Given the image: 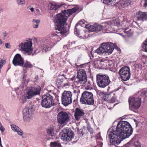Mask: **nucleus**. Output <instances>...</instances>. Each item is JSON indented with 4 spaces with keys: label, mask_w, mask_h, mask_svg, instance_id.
I'll list each match as a JSON object with an SVG mask.
<instances>
[{
    "label": "nucleus",
    "mask_w": 147,
    "mask_h": 147,
    "mask_svg": "<svg viewBox=\"0 0 147 147\" xmlns=\"http://www.w3.org/2000/svg\"><path fill=\"white\" fill-rule=\"evenodd\" d=\"M10 126L12 130L13 131L17 132L18 135L20 136H22L23 134V132L16 125L11 124Z\"/></svg>",
    "instance_id": "nucleus-21"
},
{
    "label": "nucleus",
    "mask_w": 147,
    "mask_h": 147,
    "mask_svg": "<svg viewBox=\"0 0 147 147\" xmlns=\"http://www.w3.org/2000/svg\"><path fill=\"white\" fill-rule=\"evenodd\" d=\"M0 146H1V147H3V146H2V144H0Z\"/></svg>",
    "instance_id": "nucleus-55"
},
{
    "label": "nucleus",
    "mask_w": 147,
    "mask_h": 147,
    "mask_svg": "<svg viewBox=\"0 0 147 147\" xmlns=\"http://www.w3.org/2000/svg\"><path fill=\"white\" fill-rule=\"evenodd\" d=\"M77 81H76L75 85L79 86H82L87 82V76L85 71L83 69H80L78 71L76 77Z\"/></svg>",
    "instance_id": "nucleus-7"
},
{
    "label": "nucleus",
    "mask_w": 147,
    "mask_h": 147,
    "mask_svg": "<svg viewBox=\"0 0 147 147\" xmlns=\"http://www.w3.org/2000/svg\"><path fill=\"white\" fill-rule=\"evenodd\" d=\"M85 27L86 28H88V32H89L100 31L103 29L102 26L98 24H95L93 26L87 25Z\"/></svg>",
    "instance_id": "nucleus-18"
},
{
    "label": "nucleus",
    "mask_w": 147,
    "mask_h": 147,
    "mask_svg": "<svg viewBox=\"0 0 147 147\" xmlns=\"http://www.w3.org/2000/svg\"><path fill=\"white\" fill-rule=\"evenodd\" d=\"M141 4L144 7H146L147 6V0H142Z\"/></svg>",
    "instance_id": "nucleus-35"
},
{
    "label": "nucleus",
    "mask_w": 147,
    "mask_h": 147,
    "mask_svg": "<svg viewBox=\"0 0 147 147\" xmlns=\"http://www.w3.org/2000/svg\"><path fill=\"white\" fill-rule=\"evenodd\" d=\"M133 129L130 124L127 121H122L117 124L115 131L108 132L107 134L109 138H128L132 134Z\"/></svg>",
    "instance_id": "nucleus-2"
},
{
    "label": "nucleus",
    "mask_w": 147,
    "mask_h": 147,
    "mask_svg": "<svg viewBox=\"0 0 147 147\" xmlns=\"http://www.w3.org/2000/svg\"><path fill=\"white\" fill-rule=\"evenodd\" d=\"M140 144V143L138 141H137L136 142H135V143L134 144V146L135 147L136 146H137L139 145Z\"/></svg>",
    "instance_id": "nucleus-43"
},
{
    "label": "nucleus",
    "mask_w": 147,
    "mask_h": 147,
    "mask_svg": "<svg viewBox=\"0 0 147 147\" xmlns=\"http://www.w3.org/2000/svg\"><path fill=\"white\" fill-rule=\"evenodd\" d=\"M47 134L51 137H55L56 135V133L53 127H48L47 129Z\"/></svg>",
    "instance_id": "nucleus-24"
},
{
    "label": "nucleus",
    "mask_w": 147,
    "mask_h": 147,
    "mask_svg": "<svg viewBox=\"0 0 147 147\" xmlns=\"http://www.w3.org/2000/svg\"><path fill=\"white\" fill-rule=\"evenodd\" d=\"M40 87H38L37 88L32 87L28 89L26 94L27 99H30L34 96L39 94H40Z\"/></svg>",
    "instance_id": "nucleus-13"
},
{
    "label": "nucleus",
    "mask_w": 147,
    "mask_h": 147,
    "mask_svg": "<svg viewBox=\"0 0 147 147\" xmlns=\"http://www.w3.org/2000/svg\"><path fill=\"white\" fill-rule=\"evenodd\" d=\"M121 78L124 81L128 80L130 77L129 68L127 67L121 68L119 72Z\"/></svg>",
    "instance_id": "nucleus-12"
},
{
    "label": "nucleus",
    "mask_w": 147,
    "mask_h": 147,
    "mask_svg": "<svg viewBox=\"0 0 147 147\" xmlns=\"http://www.w3.org/2000/svg\"><path fill=\"white\" fill-rule=\"evenodd\" d=\"M32 39L29 38L25 40L19 44L18 47L20 50L25 52L28 55H30L32 53Z\"/></svg>",
    "instance_id": "nucleus-5"
},
{
    "label": "nucleus",
    "mask_w": 147,
    "mask_h": 147,
    "mask_svg": "<svg viewBox=\"0 0 147 147\" xmlns=\"http://www.w3.org/2000/svg\"><path fill=\"white\" fill-rule=\"evenodd\" d=\"M96 82L99 87L104 88L108 86L111 81L107 75L98 74L96 76Z\"/></svg>",
    "instance_id": "nucleus-6"
},
{
    "label": "nucleus",
    "mask_w": 147,
    "mask_h": 147,
    "mask_svg": "<svg viewBox=\"0 0 147 147\" xmlns=\"http://www.w3.org/2000/svg\"><path fill=\"white\" fill-rule=\"evenodd\" d=\"M104 60H105V59H101L100 60V62H103V61H104Z\"/></svg>",
    "instance_id": "nucleus-50"
},
{
    "label": "nucleus",
    "mask_w": 147,
    "mask_h": 147,
    "mask_svg": "<svg viewBox=\"0 0 147 147\" xmlns=\"http://www.w3.org/2000/svg\"><path fill=\"white\" fill-rule=\"evenodd\" d=\"M17 3L19 5H21L25 3V1L24 0H17Z\"/></svg>",
    "instance_id": "nucleus-37"
},
{
    "label": "nucleus",
    "mask_w": 147,
    "mask_h": 147,
    "mask_svg": "<svg viewBox=\"0 0 147 147\" xmlns=\"http://www.w3.org/2000/svg\"><path fill=\"white\" fill-rule=\"evenodd\" d=\"M120 21L119 20L117 19L113 21H108L104 23V26L107 31H110L111 28L113 26H118L120 25Z\"/></svg>",
    "instance_id": "nucleus-17"
},
{
    "label": "nucleus",
    "mask_w": 147,
    "mask_h": 147,
    "mask_svg": "<svg viewBox=\"0 0 147 147\" xmlns=\"http://www.w3.org/2000/svg\"><path fill=\"white\" fill-rule=\"evenodd\" d=\"M74 134L71 130L67 128L64 129L59 134L60 138H74Z\"/></svg>",
    "instance_id": "nucleus-16"
},
{
    "label": "nucleus",
    "mask_w": 147,
    "mask_h": 147,
    "mask_svg": "<svg viewBox=\"0 0 147 147\" xmlns=\"http://www.w3.org/2000/svg\"><path fill=\"white\" fill-rule=\"evenodd\" d=\"M80 101L83 103L92 105L94 103L93 94L91 92L85 91L83 92L80 99Z\"/></svg>",
    "instance_id": "nucleus-8"
},
{
    "label": "nucleus",
    "mask_w": 147,
    "mask_h": 147,
    "mask_svg": "<svg viewBox=\"0 0 147 147\" xmlns=\"http://www.w3.org/2000/svg\"><path fill=\"white\" fill-rule=\"evenodd\" d=\"M62 76H64L65 75L64 74H63L62 75Z\"/></svg>",
    "instance_id": "nucleus-56"
},
{
    "label": "nucleus",
    "mask_w": 147,
    "mask_h": 147,
    "mask_svg": "<svg viewBox=\"0 0 147 147\" xmlns=\"http://www.w3.org/2000/svg\"><path fill=\"white\" fill-rule=\"evenodd\" d=\"M1 144V138H0V145Z\"/></svg>",
    "instance_id": "nucleus-54"
},
{
    "label": "nucleus",
    "mask_w": 147,
    "mask_h": 147,
    "mask_svg": "<svg viewBox=\"0 0 147 147\" xmlns=\"http://www.w3.org/2000/svg\"><path fill=\"white\" fill-rule=\"evenodd\" d=\"M29 9L32 12H33L34 11V9L33 7H30L29 8Z\"/></svg>",
    "instance_id": "nucleus-44"
},
{
    "label": "nucleus",
    "mask_w": 147,
    "mask_h": 147,
    "mask_svg": "<svg viewBox=\"0 0 147 147\" xmlns=\"http://www.w3.org/2000/svg\"><path fill=\"white\" fill-rule=\"evenodd\" d=\"M127 29H126L124 31V32L125 33H126L127 34H129L130 33V31H127Z\"/></svg>",
    "instance_id": "nucleus-46"
},
{
    "label": "nucleus",
    "mask_w": 147,
    "mask_h": 147,
    "mask_svg": "<svg viewBox=\"0 0 147 147\" xmlns=\"http://www.w3.org/2000/svg\"><path fill=\"white\" fill-rule=\"evenodd\" d=\"M74 93H76L77 91L76 90H74L73 91Z\"/></svg>",
    "instance_id": "nucleus-52"
},
{
    "label": "nucleus",
    "mask_w": 147,
    "mask_h": 147,
    "mask_svg": "<svg viewBox=\"0 0 147 147\" xmlns=\"http://www.w3.org/2000/svg\"><path fill=\"white\" fill-rule=\"evenodd\" d=\"M63 79H58L57 80V83L59 85H61L63 83Z\"/></svg>",
    "instance_id": "nucleus-38"
},
{
    "label": "nucleus",
    "mask_w": 147,
    "mask_h": 147,
    "mask_svg": "<svg viewBox=\"0 0 147 147\" xmlns=\"http://www.w3.org/2000/svg\"><path fill=\"white\" fill-rule=\"evenodd\" d=\"M48 88H49V87H48L47 88V89H48Z\"/></svg>",
    "instance_id": "nucleus-57"
},
{
    "label": "nucleus",
    "mask_w": 147,
    "mask_h": 147,
    "mask_svg": "<svg viewBox=\"0 0 147 147\" xmlns=\"http://www.w3.org/2000/svg\"><path fill=\"white\" fill-rule=\"evenodd\" d=\"M132 0H119V5L122 7H127L131 2Z\"/></svg>",
    "instance_id": "nucleus-22"
},
{
    "label": "nucleus",
    "mask_w": 147,
    "mask_h": 147,
    "mask_svg": "<svg viewBox=\"0 0 147 147\" xmlns=\"http://www.w3.org/2000/svg\"><path fill=\"white\" fill-rule=\"evenodd\" d=\"M50 147H62L60 143L58 141L51 142L50 144Z\"/></svg>",
    "instance_id": "nucleus-28"
},
{
    "label": "nucleus",
    "mask_w": 147,
    "mask_h": 147,
    "mask_svg": "<svg viewBox=\"0 0 147 147\" xmlns=\"http://www.w3.org/2000/svg\"><path fill=\"white\" fill-rule=\"evenodd\" d=\"M42 99L41 105L43 107L49 108L55 105L53 97L49 94L43 95Z\"/></svg>",
    "instance_id": "nucleus-9"
},
{
    "label": "nucleus",
    "mask_w": 147,
    "mask_h": 147,
    "mask_svg": "<svg viewBox=\"0 0 147 147\" xmlns=\"http://www.w3.org/2000/svg\"><path fill=\"white\" fill-rule=\"evenodd\" d=\"M136 147H141V144H140V145H138V146H137Z\"/></svg>",
    "instance_id": "nucleus-53"
},
{
    "label": "nucleus",
    "mask_w": 147,
    "mask_h": 147,
    "mask_svg": "<svg viewBox=\"0 0 147 147\" xmlns=\"http://www.w3.org/2000/svg\"><path fill=\"white\" fill-rule=\"evenodd\" d=\"M115 0H104L103 3L107 5H111L114 4Z\"/></svg>",
    "instance_id": "nucleus-31"
},
{
    "label": "nucleus",
    "mask_w": 147,
    "mask_h": 147,
    "mask_svg": "<svg viewBox=\"0 0 147 147\" xmlns=\"http://www.w3.org/2000/svg\"><path fill=\"white\" fill-rule=\"evenodd\" d=\"M142 48L143 51L147 52V40L143 43Z\"/></svg>",
    "instance_id": "nucleus-34"
},
{
    "label": "nucleus",
    "mask_w": 147,
    "mask_h": 147,
    "mask_svg": "<svg viewBox=\"0 0 147 147\" xmlns=\"http://www.w3.org/2000/svg\"><path fill=\"white\" fill-rule=\"evenodd\" d=\"M140 92V96L139 97L135 96L134 97H130L129 98V107L132 111L137 110L139 108L141 105V97L144 98L146 96V94L147 92L146 91L144 90Z\"/></svg>",
    "instance_id": "nucleus-3"
},
{
    "label": "nucleus",
    "mask_w": 147,
    "mask_h": 147,
    "mask_svg": "<svg viewBox=\"0 0 147 147\" xmlns=\"http://www.w3.org/2000/svg\"><path fill=\"white\" fill-rule=\"evenodd\" d=\"M5 46L7 49H10L11 48V46L9 43H6L5 44Z\"/></svg>",
    "instance_id": "nucleus-41"
},
{
    "label": "nucleus",
    "mask_w": 147,
    "mask_h": 147,
    "mask_svg": "<svg viewBox=\"0 0 147 147\" xmlns=\"http://www.w3.org/2000/svg\"><path fill=\"white\" fill-rule=\"evenodd\" d=\"M3 42L0 39V45H1L2 44Z\"/></svg>",
    "instance_id": "nucleus-51"
},
{
    "label": "nucleus",
    "mask_w": 147,
    "mask_h": 147,
    "mask_svg": "<svg viewBox=\"0 0 147 147\" xmlns=\"http://www.w3.org/2000/svg\"><path fill=\"white\" fill-rule=\"evenodd\" d=\"M53 46L49 44H46L43 47L42 52L46 53L47 51H50Z\"/></svg>",
    "instance_id": "nucleus-27"
},
{
    "label": "nucleus",
    "mask_w": 147,
    "mask_h": 147,
    "mask_svg": "<svg viewBox=\"0 0 147 147\" xmlns=\"http://www.w3.org/2000/svg\"><path fill=\"white\" fill-rule=\"evenodd\" d=\"M78 8L74 7L66 10L59 14L56 15L55 18V27L56 32L58 36H64L66 35L67 30L65 26L67 25L66 21L67 18L75 12Z\"/></svg>",
    "instance_id": "nucleus-1"
},
{
    "label": "nucleus",
    "mask_w": 147,
    "mask_h": 147,
    "mask_svg": "<svg viewBox=\"0 0 147 147\" xmlns=\"http://www.w3.org/2000/svg\"><path fill=\"white\" fill-rule=\"evenodd\" d=\"M35 13L37 15H40L41 14V12L38 9H36L35 10Z\"/></svg>",
    "instance_id": "nucleus-39"
},
{
    "label": "nucleus",
    "mask_w": 147,
    "mask_h": 147,
    "mask_svg": "<svg viewBox=\"0 0 147 147\" xmlns=\"http://www.w3.org/2000/svg\"><path fill=\"white\" fill-rule=\"evenodd\" d=\"M110 93H111V96H109L110 97V96H112V97L110 100V102L111 103H114L115 102L116 100V97L115 96L114 94L112 92H110Z\"/></svg>",
    "instance_id": "nucleus-32"
},
{
    "label": "nucleus",
    "mask_w": 147,
    "mask_h": 147,
    "mask_svg": "<svg viewBox=\"0 0 147 147\" xmlns=\"http://www.w3.org/2000/svg\"><path fill=\"white\" fill-rule=\"evenodd\" d=\"M62 5H59L55 3H50L49 5V8L50 10H56L58 8L61 7Z\"/></svg>",
    "instance_id": "nucleus-25"
},
{
    "label": "nucleus",
    "mask_w": 147,
    "mask_h": 147,
    "mask_svg": "<svg viewBox=\"0 0 147 147\" xmlns=\"http://www.w3.org/2000/svg\"><path fill=\"white\" fill-rule=\"evenodd\" d=\"M101 145L100 146H97L96 147H102V143H101Z\"/></svg>",
    "instance_id": "nucleus-49"
},
{
    "label": "nucleus",
    "mask_w": 147,
    "mask_h": 147,
    "mask_svg": "<svg viewBox=\"0 0 147 147\" xmlns=\"http://www.w3.org/2000/svg\"><path fill=\"white\" fill-rule=\"evenodd\" d=\"M136 17L138 20L143 22L147 20V14L139 11L136 13Z\"/></svg>",
    "instance_id": "nucleus-20"
},
{
    "label": "nucleus",
    "mask_w": 147,
    "mask_h": 147,
    "mask_svg": "<svg viewBox=\"0 0 147 147\" xmlns=\"http://www.w3.org/2000/svg\"><path fill=\"white\" fill-rule=\"evenodd\" d=\"M69 117L68 113L65 112L61 111L58 114L57 121L60 124H66L69 121Z\"/></svg>",
    "instance_id": "nucleus-11"
},
{
    "label": "nucleus",
    "mask_w": 147,
    "mask_h": 147,
    "mask_svg": "<svg viewBox=\"0 0 147 147\" xmlns=\"http://www.w3.org/2000/svg\"><path fill=\"white\" fill-rule=\"evenodd\" d=\"M84 115L85 113L83 110L78 108L76 109L74 116L76 120L78 121L83 118Z\"/></svg>",
    "instance_id": "nucleus-19"
},
{
    "label": "nucleus",
    "mask_w": 147,
    "mask_h": 147,
    "mask_svg": "<svg viewBox=\"0 0 147 147\" xmlns=\"http://www.w3.org/2000/svg\"><path fill=\"white\" fill-rule=\"evenodd\" d=\"M40 22V20H33L32 21L33 27L35 28H37L38 27Z\"/></svg>",
    "instance_id": "nucleus-29"
},
{
    "label": "nucleus",
    "mask_w": 147,
    "mask_h": 147,
    "mask_svg": "<svg viewBox=\"0 0 147 147\" xmlns=\"http://www.w3.org/2000/svg\"><path fill=\"white\" fill-rule=\"evenodd\" d=\"M111 93L110 92L106 94L103 92H100L99 93V95L104 100H107L108 98H109V96H111Z\"/></svg>",
    "instance_id": "nucleus-26"
},
{
    "label": "nucleus",
    "mask_w": 147,
    "mask_h": 147,
    "mask_svg": "<svg viewBox=\"0 0 147 147\" xmlns=\"http://www.w3.org/2000/svg\"><path fill=\"white\" fill-rule=\"evenodd\" d=\"M71 138H61V140L63 141L62 142L64 144H67V142L70 141Z\"/></svg>",
    "instance_id": "nucleus-36"
},
{
    "label": "nucleus",
    "mask_w": 147,
    "mask_h": 147,
    "mask_svg": "<svg viewBox=\"0 0 147 147\" xmlns=\"http://www.w3.org/2000/svg\"><path fill=\"white\" fill-rule=\"evenodd\" d=\"M12 63L15 66H23L24 64L23 59L20 54L17 53L13 57Z\"/></svg>",
    "instance_id": "nucleus-15"
},
{
    "label": "nucleus",
    "mask_w": 147,
    "mask_h": 147,
    "mask_svg": "<svg viewBox=\"0 0 147 147\" xmlns=\"http://www.w3.org/2000/svg\"><path fill=\"white\" fill-rule=\"evenodd\" d=\"M22 66L27 68L32 67L33 66L30 62L26 61L24 63V62L23 65Z\"/></svg>",
    "instance_id": "nucleus-30"
},
{
    "label": "nucleus",
    "mask_w": 147,
    "mask_h": 147,
    "mask_svg": "<svg viewBox=\"0 0 147 147\" xmlns=\"http://www.w3.org/2000/svg\"><path fill=\"white\" fill-rule=\"evenodd\" d=\"M82 24H84V22L82 21H80L77 24V25H78L79 24H82Z\"/></svg>",
    "instance_id": "nucleus-45"
},
{
    "label": "nucleus",
    "mask_w": 147,
    "mask_h": 147,
    "mask_svg": "<svg viewBox=\"0 0 147 147\" xmlns=\"http://www.w3.org/2000/svg\"><path fill=\"white\" fill-rule=\"evenodd\" d=\"M72 94L70 91H65L63 92L62 94V103L64 106H67L71 103Z\"/></svg>",
    "instance_id": "nucleus-10"
},
{
    "label": "nucleus",
    "mask_w": 147,
    "mask_h": 147,
    "mask_svg": "<svg viewBox=\"0 0 147 147\" xmlns=\"http://www.w3.org/2000/svg\"><path fill=\"white\" fill-rule=\"evenodd\" d=\"M0 124L1 125V126L0 127V130L2 132H3V131H4L5 130V128L3 127L1 123H0Z\"/></svg>",
    "instance_id": "nucleus-42"
},
{
    "label": "nucleus",
    "mask_w": 147,
    "mask_h": 147,
    "mask_svg": "<svg viewBox=\"0 0 147 147\" xmlns=\"http://www.w3.org/2000/svg\"><path fill=\"white\" fill-rule=\"evenodd\" d=\"M114 49L113 44L109 42H104L101 44L100 47L96 50V52L99 54L104 53L110 55L112 53Z\"/></svg>",
    "instance_id": "nucleus-4"
},
{
    "label": "nucleus",
    "mask_w": 147,
    "mask_h": 147,
    "mask_svg": "<svg viewBox=\"0 0 147 147\" xmlns=\"http://www.w3.org/2000/svg\"><path fill=\"white\" fill-rule=\"evenodd\" d=\"M23 114L24 121L29 122L32 117V109L29 107L25 108L23 111Z\"/></svg>",
    "instance_id": "nucleus-14"
},
{
    "label": "nucleus",
    "mask_w": 147,
    "mask_h": 147,
    "mask_svg": "<svg viewBox=\"0 0 147 147\" xmlns=\"http://www.w3.org/2000/svg\"><path fill=\"white\" fill-rule=\"evenodd\" d=\"M75 77L74 76V77H72V78H71L69 79L68 80H69V81L71 80V81H72L73 82H74V84L75 85V84L76 83L75 82H76V81L75 80Z\"/></svg>",
    "instance_id": "nucleus-40"
},
{
    "label": "nucleus",
    "mask_w": 147,
    "mask_h": 147,
    "mask_svg": "<svg viewBox=\"0 0 147 147\" xmlns=\"http://www.w3.org/2000/svg\"><path fill=\"white\" fill-rule=\"evenodd\" d=\"M21 87H17L15 89V90H18L19 89H20L21 88Z\"/></svg>",
    "instance_id": "nucleus-48"
},
{
    "label": "nucleus",
    "mask_w": 147,
    "mask_h": 147,
    "mask_svg": "<svg viewBox=\"0 0 147 147\" xmlns=\"http://www.w3.org/2000/svg\"><path fill=\"white\" fill-rule=\"evenodd\" d=\"M125 138H110V142L111 145H115L120 143Z\"/></svg>",
    "instance_id": "nucleus-23"
},
{
    "label": "nucleus",
    "mask_w": 147,
    "mask_h": 147,
    "mask_svg": "<svg viewBox=\"0 0 147 147\" xmlns=\"http://www.w3.org/2000/svg\"><path fill=\"white\" fill-rule=\"evenodd\" d=\"M86 84H88V85H87V86L88 87L90 86V84L89 82H88L87 81V82L86 83Z\"/></svg>",
    "instance_id": "nucleus-47"
},
{
    "label": "nucleus",
    "mask_w": 147,
    "mask_h": 147,
    "mask_svg": "<svg viewBox=\"0 0 147 147\" xmlns=\"http://www.w3.org/2000/svg\"><path fill=\"white\" fill-rule=\"evenodd\" d=\"M26 96H23L20 99V102L22 104L24 103L26 100Z\"/></svg>",
    "instance_id": "nucleus-33"
}]
</instances>
